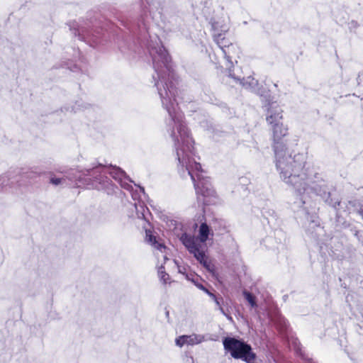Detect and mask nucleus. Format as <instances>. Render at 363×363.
Listing matches in <instances>:
<instances>
[{
	"mask_svg": "<svg viewBox=\"0 0 363 363\" xmlns=\"http://www.w3.org/2000/svg\"><path fill=\"white\" fill-rule=\"evenodd\" d=\"M152 57L153 67L156 76H153L155 86L161 99L162 106L167 111L170 120L168 122V131L174 142L177 160L184 171L191 177L194 182L197 199L203 204L210 203L209 197L214 196L215 192L211 184L201 176V166L191 156L194 153V141L188 128L183 121V114L175 104L177 89L173 80L174 72L171 65V58L163 46L152 48L150 50Z\"/></svg>",
	"mask_w": 363,
	"mask_h": 363,
	"instance_id": "1",
	"label": "nucleus"
},
{
	"mask_svg": "<svg viewBox=\"0 0 363 363\" xmlns=\"http://www.w3.org/2000/svg\"><path fill=\"white\" fill-rule=\"evenodd\" d=\"M276 167L284 182L293 186L299 196L308 194L313 190L316 173L306 166V155L303 153L292 154L287 148L276 147Z\"/></svg>",
	"mask_w": 363,
	"mask_h": 363,
	"instance_id": "2",
	"label": "nucleus"
},
{
	"mask_svg": "<svg viewBox=\"0 0 363 363\" xmlns=\"http://www.w3.org/2000/svg\"><path fill=\"white\" fill-rule=\"evenodd\" d=\"M223 346L235 359H242L247 363H262L256 359V355L252 352L251 347L244 342L233 337H226L223 340Z\"/></svg>",
	"mask_w": 363,
	"mask_h": 363,
	"instance_id": "3",
	"label": "nucleus"
},
{
	"mask_svg": "<svg viewBox=\"0 0 363 363\" xmlns=\"http://www.w3.org/2000/svg\"><path fill=\"white\" fill-rule=\"evenodd\" d=\"M180 240L188 249L189 252L194 255V257L202 264L207 258L204 252L201 250V244L197 242L195 237L184 233L180 238Z\"/></svg>",
	"mask_w": 363,
	"mask_h": 363,
	"instance_id": "4",
	"label": "nucleus"
},
{
	"mask_svg": "<svg viewBox=\"0 0 363 363\" xmlns=\"http://www.w3.org/2000/svg\"><path fill=\"white\" fill-rule=\"evenodd\" d=\"M272 127L273 132L274 152L276 151V147L277 145L280 146L281 150L286 148L285 144L283 142V138L287 135V127L284 125L282 122L278 123L277 125H274Z\"/></svg>",
	"mask_w": 363,
	"mask_h": 363,
	"instance_id": "5",
	"label": "nucleus"
},
{
	"mask_svg": "<svg viewBox=\"0 0 363 363\" xmlns=\"http://www.w3.org/2000/svg\"><path fill=\"white\" fill-rule=\"evenodd\" d=\"M266 120L272 126L281 122L282 110L277 103L273 102L269 104V108H267Z\"/></svg>",
	"mask_w": 363,
	"mask_h": 363,
	"instance_id": "6",
	"label": "nucleus"
},
{
	"mask_svg": "<svg viewBox=\"0 0 363 363\" xmlns=\"http://www.w3.org/2000/svg\"><path fill=\"white\" fill-rule=\"evenodd\" d=\"M108 172L112 176L113 179L118 180L123 188H128L129 185L123 182V179L128 177L124 171L116 167H109Z\"/></svg>",
	"mask_w": 363,
	"mask_h": 363,
	"instance_id": "7",
	"label": "nucleus"
},
{
	"mask_svg": "<svg viewBox=\"0 0 363 363\" xmlns=\"http://www.w3.org/2000/svg\"><path fill=\"white\" fill-rule=\"evenodd\" d=\"M210 235H213V230L206 223H203L199 226L198 237L195 238L201 244L206 242Z\"/></svg>",
	"mask_w": 363,
	"mask_h": 363,
	"instance_id": "8",
	"label": "nucleus"
},
{
	"mask_svg": "<svg viewBox=\"0 0 363 363\" xmlns=\"http://www.w3.org/2000/svg\"><path fill=\"white\" fill-rule=\"evenodd\" d=\"M215 41L218 45V46L222 49L223 52L226 57L227 60L228 61L230 65H232L233 62L230 60L232 57L230 56V50L235 48V47L231 45V46H228V50H225L224 48L226 47V45L224 43L225 38L223 36L222 34H218L217 35H215Z\"/></svg>",
	"mask_w": 363,
	"mask_h": 363,
	"instance_id": "9",
	"label": "nucleus"
},
{
	"mask_svg": "<svg viewBox=\"0 0 363 363\" xmlns=\"http://www.w3.org/2000/svg\"><path fill=\"white\" fill-rule=\"evenodd\" d=\"M146 240L160 252H165L166 247L162 243L158 242L150 231H146Z\"/></svg>",
	"mask_w": 363,
	"mask_h": 363,
	"instance_id": "10",
	"label": "nucleus"
},
{
	"mask_svg": "<svg viewBox=\"0 0 363 363\" xmlns=\"http://www.w3.org/2000/svg\"><path fill=\"white\" fill-rule=\"evenodd\" d=\"M205 337L202 335L191 334L190 335H185V340L186 345H194L203 342Z\"/></svg>",
	"mask_w": 363,
	"mask_h": 363,
	"instance_id": "11",
	"label": "nucleus"
},
{
	"mask_svg": "<svg viewBox=\"0 0 363 363\" xmlns=\"http://www.w3.org/2000/svg\"><path fill=\"white\" fill-rule=\"evenodd\" d=\"M238 80L240 81V83L246 89L254 87L257 85V81L252 77H248L246 80H240L238 79Z\"/></svg>",
	"mask_w": 363,
	"mask_h": 363,
	"instance_id": "12",
	"label": "nucleus"
},
{
	"mask_svg": "<svg viewBox=\"0 0 363 363\" xmlns=\"http://www.w3.org/2000/svg\"><path fill=\"white\" fill-rule=\"evenodd\" d=\"M158 274L160 279L164 284H167L169 279V276L164 271V267L161 265L158 269Z\"/></svg>",
	"mask_w": 363,
	"mask_h": 363,
	"instance_id": "13",
	"label": "nucleus"
},
{
	"mask_svg": "<svg viewBox=\"0 0 363 363\" xmlns=\"http://www.w3.org/2000/svg\"><path fill=\"white\" fill-rule=\"evenodd\" d=\"M243 295L245 296L246 300L249 302L252 307L256 306V302L254 296H252L250 293L246 291H243Z\"/></svg>",
	"mask_w": 363,
	"mask_h": 363,
	"instance_id": "14",
	"label": "nucleus"
},
{
	"mask_svg": "<svg viewBox=\"0 0 363 363\" xmlns=\"http://www.w3.org/2000/svg\"><path fill=\"white\" fill-rule=\"evenodd\" d=\"M201 264L209 272H213L214 271V266L211 263V262L208 261L206 259Z\"/></svg>",
	"mask_w": 363,
	"mask_h": 363,
	"instance_id": "15",
	"label": "nucleus"
},
{
	"mask_svg": "<svg viewBox=\"0 0 363 363\" xmlns=\"http://www.w3.org/2000/svg\"><path fill=\"white\" fill-rule=\"evenodd\" d=\"M185 340V335L179 336L176 339V345L179 347H182L184 345H186Z\"/></svg>",
	"mask_w": 363,
	"mask_h": 363,
	"instance_id": "16",
	"label": "nucleus"
},
{
	"mask_svg": "<svg viewBox=\"0 0 363 363\" xmlns=\"http://www.w3.org/2000/svg\"><path fill=\"white\" fill-rule=\"evenodd\" d=\"M64 181H65V179H61V178L52 177L50 179V182L53 185H55V186H57V185H60V184H62L64 182Z\"/></svg>",
	"mask_w": 363,
	"mask_h": 363,
	"instance_id": "17",
	"label": "nucleus"
},
{
	"mask_svg": "<svg viewBox=\"0 0 363 363\" xmlns=\"http://www.w3.org/2000/svg\"><path fill=\"white\" fill-rule=\"evenodd\" d=\"M213 301H215L216 304L218 306L219 311H220L223 315H226L228 318H230V319H231V318H230V317H229L228 315H226V313H225V311H224V310H223V307L221 306V305H220V301L218 300V298H216V300H213Z\"/></svg>",
	"mask_w": 363,
	"mask_h": 363,
	"instance_id": "18",
	"label": "nucleus"
},
{
	"mask_svg": "<svg viewBox=\"0 0 363 363\" xmlns=\"http://www.w3.org/2000/svg\"><path fill=\"white\" fill-rule=\"evenodd\" d=\"M192 281L195 284V285L196 286L197 288H199V289L202 290L203 291H204L207 294H208L209 291L204 286H203L201 284L196 283L194 280Z\"/></svg>",
	"mask_w": 363,
	"mask_h": 363,
	"instance_id": "19",
	"label": "nucleus"
},
{
	"mask_svg": "<svg viewBox=\"0 0 363 363\" xmlns=\"http://www.w3.org/2000/svg\"><path fill=\"white\" fill-rule=\"evenodd\" d=\"M174 263L177 265V267H178V272L179 273H181V274H184L185 272H186V269L184 267H182L178 265V263H177V261L174 260Z\"/></svg>",
	"mask_w": 363,
	"mask_h": 363,
	"instance_id": "20",
	"label": "nucleus"
},
{
	"mask_svg": "<svg viewBox=\"0 0 363 363\" xmlns=\"http://www.w3.org/2000/svg\"><path fill=\"white\" fill-rule=\"evenodd\" d=\"M208 295L213 299V300H216V296L213 294L211 293V291L208 292Z\"/></svg>",
	"mask_w": 363,
	"mask_h": 363,
	"instance_id": "21",
	"label": "nucleus"
},
{
	"mask_svg": "<svg viewBox=\"0 0 363 363\" xmlns=\"http://www.w3.org/2000/svg\"><path fill=\"white\" fill-rule=\"evenodd\" d=\"M228 30V26H223V27H222V29H221V30H222V31H224V32H226Z\"/></svg>",
	"mask_w": 363,
	"mask_h": 363,
	"instance_id": "22",
	"label": "nucleus"
},
{
	"mask_svg": "<svg viewBox=\"0 0 363 363\" xmlns=\"http://www.w3.org/2000/svg\"><path fill=\"white\" fill-rule=\"evenodd\" d=\"M359 213L362 215V218H363V208H361V209L359 210Z\"/></svg>",
	"mask_w": 363,
	"mask_h": 363,
	"instance_id": "23",
	"label": "nucleus"
},
{
	"mask_svg": "<svg viewBox=\"0 0 363 363\" xmlns=\"http://www.w3.org/2000/svg\"><path fill=\"white\" fill-rule=\"evenodd\" d=\"M163 259H164V261L168 259V258L167 257V256L165 255H163Z\"/></svg>",
	"mask_w": 363,
	"mask_h": 363,
	"instance_id": "24",
	"label": "nucleus"
},
{
	"mask_svg": "<svg viewBox=\"0 0 363 363\" xmlns=\"http://www.w3.org/2000/svg\"><path fill=\"white\" fill-rule=\"evenodd\" d=\"M301 202H302V203H305L306 201L303 199H301Z\"/></svg>",
	"mask_w": 363,
	"mask_h": 363,
	"instance_id": "25",
	"label": "nucleus"
},
{
	"mask_svg": "<svg viewBox=\"0 0 363 363\" xmlns=\"http://www.w3.org/2000/svg\"><path fill=\"white\" fill-rule=\"evenodd\" d=\"M229 76H230V77H233V78H234L235 79H236V78H235V77L232 75V74H230V73Z\"/></svg>",
	"mask_w": 363,
	"mask_h": 363,
	"instance_id": "26",
	"label": "nucleus"
}]
</instances>
